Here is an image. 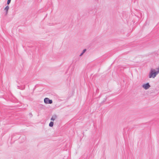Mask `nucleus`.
I'll return each mask as SVG.
<instances>
[{
	"instance_id": "f257e3e1",
	"label": "nucleus",
	"mask_w": 159,
	"mask_h": 159,
	"mask_svg": "<svg viewBox=\"0 0 159 159\" xmlns=\"http://www.w3.org/2000/svg\"><path fill=\"white\" fill-rule=\"evenodd\" d=\"M159 73V67H158L156 71L155 70L152 69L150 72L149 77L150 78H154L156 75Z\"/></svg>"
},
{
	"instance_id": "f03ea898",
	"label": "nucleus",
	"mask_w": 159,
	"mask_h": 159,
	"mask_svg": "<svg viewBox=\"0 0 159 159\" xmlns=\"http://www.w3.org/2000/svg\"><path fill=\"white\" fill-rule=\"evenodd\" d=\"M44 102L46 104H51L52 101L51 100H50L48 98H45L44 99Z\"/></svg>"
},
{
	"instance_id": "7ed1b4c3",
	"label": "nucleus",
	"mask_w": 159,
	"mask_h": 159,
	"mask_svg": "<svg viewBox=\"0 0 159 159\" xmlns=\"http://www.w3.org/2000/svg\"><path fill=\"white\" fill-rule=\"evenodd\" d=\"M150 87V85H149V84L147 83L145 84H144L143 85V87L145 89H147L148 88H149Z\"/></svg>"
},
{
	"instance_id": "20e7f679",
	"label": "nucleus",
	"mask_w": 159,
	"mask_h": 159,
	"mask_svg": "<svg viewBox=\"0 0 159 159\" xmlns=\"http://www.w3.org/2000/svg\"><path fill=\"white\" fill-rule=\"evenodd\" d=\"M56 116H52L51 119V120L53 121L56 119Z\"/></svg>"
},
{
	"instance_id": "39448f33",
	"label": "nucleus",
	"mask_w": 159,
	"mask_h": 159,
	"mask_svg": "<svg viewBox=\"0 0 159 159\" xmlns=\"http://www.w3.org/2000/svg\"><path fill=\"white\" fill-rule=\"evenodd\" d=\"M9 9V7L8 6H7L5 8V10L6 11V13H7Z\"/></svg>"
},
{
	"instance_id": "423d86ee",
	"label": "nucleus",
	"mask_w": 159,
	"mask_h": 159,
	"mask_svg": "<svg viewBox=\"0 0 159 159\" xmlns=\"http://www.w3.org/2000/svg\"><path fill=\"white\" fill-rule=\"evenodd\" d=\"M53 125V122L52 121H51L49 124V126L50 127H52Z\"/></svg>"
},
{
	"instance_id": "0eeeda50",
	"label": "nucleus",
	"mask_w": 159,
	"mask_h": 159,
	"mask_svg": "<svg viewBox=\"0 0 159 159\" xmlns=\"http://www.w3.org/2000/svg\"><path fill=\"white\" fill-rule=\"evenodd\" d=\"M86 49H84L83 50L82 53L80 54V56H81L82 55V54L86 51Z\"/></svg>"
},
{
	"instance_id": "6e6552de",
	"label": "nucleus",
	"mask_w": 159,
	"mask_h": 159,
	"mask_svg": "<svg viewBox=\"0 0 159 159\" xmlns=\"http://www.w3.org/2000/svg\"><path fill=\"white\" fill-rule=\"evenodd\" d=\"M11 1V0H8L7 2V4H9V3H10Z\"/></svg>"
}]
</instances>
